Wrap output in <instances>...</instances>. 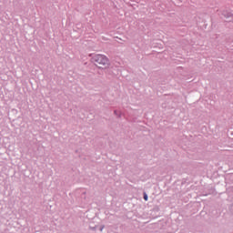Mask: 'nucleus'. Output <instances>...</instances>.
<instances>
[{
	"label": "nucleus",
	"instance_id": "nucleus-1",
	"mask_svg": "<svg viewBox=\"0 0 233 233\" xmlns=\"http://www.w3.org/2000/svg\"><path fill=\"white\" fill-rule=\"evenodd\" d=\"M92 62L99 68H107L110 66V59L105 55L97 54L93 56Z\"/></svg>",
	"mask_w": 233,
	"mask_h": 233
},
{
	"label": "nucleus",
	"instance_id": "nucleus-2",
	"mask_svg": "<svg viewBox=\"0 0 233 233\" xmlns=\"http://www.w3.org/2000/svg\"><path fill=\"white\" fill-rule=\"evenodd\" d=\"M147 199H148V197H147V194H145V196H144V200H145V201H147Z\"/></svg>",
	"mask_w": 233,
	"mask_h": 233
}]
</instances>
